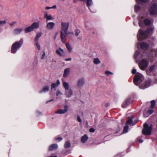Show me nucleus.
<instances>
[{
	"label": "nucleus",
	"mask_w": 157,
	"mask_h": 157,
	"mask_svg": "<svg viewBox=\"0 0 157 157\" xmlns=\"http://www.w3.org/2000/svg\"><path fill=\"white\" fill-rule=\"evenodd\" d=\"M144 78L141 74L135 75L133 82L134 84L137 86L139 85V88L141 89H144L150 86L152 84V82L150 79H148L142 82Z\"/></svg>",
	"instance_id": "nucleus-1"
},
{
	"label": "nucleus",
	"mask_w": 157,
	"mask_h": 157,
	"mask_svg": "<svg viewBox=\"0 0 157 157\" xmlns=\"http://www.w3.org/2000/svg\"><path fill=\"white\" fill-rule=\"evenodd\" d=\"M154 30V27H149L146 30L144 31H143L142 30L140 29L137 35L138 40L141 41L151 36Z\"/></svg>",
	"instance_id": "nucleus-2"
},
{
	"label": "nucleus",
	"mask_w": 157,
	"mask_h": 157,
	"mask_svg": "<svg viewBox=\"0 0 157 157\" xmlns=\"http://www.w3.org/2000/svg\"><path fill=\"white\" fill-rule=\"evenodd\" d=\"M23 43V39L22 38H21L19 41L15 42L12 45L11 53H15L21 47Z\"/></svg>",
	"instance_id": "nucleus-3"
},
{
	"label": "nucleus",
	"mask_w": 157,
	"mask_h": 157,
	"mask_svg": "<svg viewBox=\"0 0 157 157\" xmlns=\"http://www.w3.org/2000/svg\"><path fill=\"white\" fill-rule=\"evenodd\" d=\"M144 128L142 130L143 134L145 135H150L151 134L152 129V125L151 124L150 126L147 124L145 123L144 125Z\"/></svg>",
	"instance_id": "nucleus-4"
},
{
	"label": "nucleus",
	"mask_w": 157,
	"mask_h": 157,
	"mask_svg": "<svg viewBox=\"0 0 157 157\" xmlns=\"http://www.w3.org/2000/svg\"><path fill=\"white\" fill-rule=\"evenodd\" d=\"M149 61L147 58L142 59L139 63L140 68L142 70H145L148 65Z\"/></svg>",
	"instance_id": "nucleus-5"
},
{
	"label": "nucleus",
	"mask_w": 157,
	"mask_h": 157,
	"mask_svg": "<svg viewBox=\"0 0 157 157\" xmlns=\"http://www.w3.org/2000/svg\"><path fill=\"white\" fill-rule=\"evenodd\" d=\"M147 55L148 59L152 60L153 58L156 57L157 56V48L153 49Z\"/></svg>",
	"instance_id": "nucleus-6"
},
{
	"label": "nucleus",
	"mask_w": 157,
	"mask_h": 157,
	"mask_svg": "<svg viewBox=\"0 0 157 157\" xmlns=\"http://www.w3.org/2000/svg\"><path fill=\"white\" fill-rule=\"evenodd\" d=\"M156 2L152 4L150 8V14L151 15H155L157 13V0Z\"/></svg>",
	"instance_id": "nucleus-7"
},
{
	"label": "nucleus",
	"mask_w": 157,
	"mask_h": 157,
	"mask_svg": "<svg viewBox=\"0 0 157 157\" xmlns=\"http://www.w3.org/2000/svg\"><path fill=\"white\" fill-rule=\"evenodd\" d=\"M134 58L137 62H138L141 59H145L146 58L144 57L143 54L140 53L139 51H136L134 55Z\"/></svg>",
	"instance_id": "nucleus-8"
},
{
	"label": "nucleus",
	"mask_w": 157,
	"mask_h": 157,
	"mask_svg": "<svg viewBox=\"0 0 157 157\" xmlns=\"http://www.w3.org/2000/svg\"><path fill=\"white\" fill-rule=\"evenodd\" d=\"M137 4L135 5L134 9L136 12H138L141 9V7L140 6V2L143 3H146L147 2V0H136Z\"/></svg>",
	"instance_id": "nucleus-9"
},
{
	"label": "nucleus",
	"mask_w": 157,
	"mask_h": 157,
	"mask_svg": "<svg viewBox=\"0 0 157 157\" xmlns=\"http://www.w3.org/2000/svg\"><path fill=\"white\" fill-rule=\"evenodd\" d=\"M69 23L62 22L61 23L62 29L61 31H63V33L64 32L66 35H68V33L67 31L69 27Z\"/></svg>",
	"instance_id": "nucleus-10"
},
{
	"label": "nucleus",
	"mask_w": 157,
	"mask_h": 157,
	"mask_svg": "<svg viewBox=\"0 0 157 157\" xmlns=\"http://www.w3.org/2000/svg\"><path fill=\"white\" fill-rule=\"evenodd\" d=\"M134 117L133 116H131L130 117L128 120L126 121V124H132V125H135L138 122V120H136L134 122H133V119H134Z\"/></svg>",
	"instance_id": "nucleus-11"
},
{
	"label": "nucleus",
	"mask_w": 157,
	"mask_h": 157,
	"mask_svg": "<svg viewBox=\"0 0 157 157\" xmlns=\"http://www.w3.org/2000/svg\"><path fill=\"white\" fill-rule=\"evenodd\" d=\"M64 109H60L58 110L56 112V113L58 114H63L66 113L69 109V107L67 105H66L64 107Z\"/></svg>",
	"instance_id": "nucleus-12"
},
{
	"label": "nucleus",
	"mask_w": 157,
	"mask_h": 157,
	"mask_svg": "<svg viewBox=\"0 0 157 157\" xmlns=\"http://www.w3.org/2000/svg\"><path fill=\"white\" fill-rule=\"evenodd\" d=\"M56 54L60 56H63L65 54L64 50L61 48H59L56 51Z\"/></svg>",
	"instance_id": "nucleus-13"
},
{
	"label": "nucleus",
	"mask_w": 157,
	"mask_h": 157,
	"mask_svg": "<svg viewBox=\"0 0 157 157\" xmlns=\"http://www.w3.org/2000/svg\"><path fill=\"white\" fill-rule=\"evenodd\" d=\"M85 83V80L83 78L79 79L77 83V86L78 87H81L83 86Z\"/></svg>",
	"instance_id": "nucleus-14"
},
{
	"label": "nucleus",
	"mask_w": 157,
	"mask_h": 157,
	"mask_svg": "<svg viewBox=\"0 0 157 157\" xmlns=\"http://www.w3.org/2000/svg\"><path fill=\"white\" fill-rule=\"evenodd\" d=\"M140 45L141 48L143 50H146L149 47V45L147 44L144 42L141 43Z\"/></svg>",
	"instance_id": "nucleus-15"
},
{
	"label": "nucleus",
	"mask_w": 157,
	"mask_h": 157,
	"mask_svg": "<svg viewBox=\"0 0 157 157\" xmlns=\"http://www.w3.org/2000/svg\"><path fill=\"white\" fill-rule=\"evenodd\" d=\"M55 24L53 22L48 23L46 25V28L48 29L52 30L54 28Z\"/></svg>",
	"instance_id": "nucleus-16"
},
{
	"label": "nucleus",
	"mask_w": 157,
	"mask_h": 157,
	"mask_svg": "<svg viewBox=\"0 0 157 157\" xmlns=\"http://www.w3.org/2000/svg\"><path fill=\"white\" fill-rule=\"evenodd\" d=\"M23 30L22 28H17L14 29L13 33L15 35H17L20 34Z\"/></svg>",
	"instance_id": "nucleus-17"
},
{
	"label": "nucleus",
	"mask_w": 157,
	"mask_h": 157,
	"mask_svg": "<svg viewBox=\"0 0 157 157\" xmlns=\"http://www.w3.org/2000/svg\"><path fill=\"white\" fill-rule=\"evenodd\" d=\"M73 94V92L72 90L70 89L68 90H66L65 92V95L66 97L69 98L71 97Z\"/></svg>",
	"instance_id": "nucleus-18"
},
{
	"label": "nucleus",
	"mask_w": 157,
	"mask_h": 157,
	"mask_svg": "<svg viewBox=\"0 0 157 157\" xmlns=\"http://www.w3.org/2000/svg\"><path fill=\"white\" fill-rule=\"evenodd\" d=\"M49 87L48 86H45L43 87L42 89L39 91V93H45L49 90Z\"/></svg>",
	"instance_id": "nucleus-19"
},
{
	"label": "nucleus",
	"mask_w": 157,
	"mask_h": 157,
	"mask_svg": "<svg viewBox=\"0 0 157 157\" xmlns=\"http://www.w3.org/2000/svg\"><path fill=\"white\" fill-rule=\"evenodd\" d=\"M44 17L47 20L46 22H47L48 21L52 20L54 19L52 15L50 14H48L47 13H46L44 14Z\"/></svg>",
	"instance_id": "nucleus-20"
},
{
	"label": "nucleus",
	"mask_w": 157,
	"mask_h": 157,
	"mask_svg": "<svg viewBox=\"0 0 157 157\" xmlns=\"http://www.w3.org/2000/svg\"><path fill=\"white\" fill-rule=\"evenodd\" d=\"M70 71V69L69 68H67L65 69L63 75V77L64 78L67 77L69 75Z\"/></svg>",
	"instance_id": "nucleus-21"
},
{
	"label": "nucleus",
	"mask_w": 157,
	"mask_h": 157,
	"mask_svg": "<svg viewBox=\"0 0 157 157\" xmlns=\"http://www.w3.org/2000/svg\"><path fill=\"white\" fill-rule=\"evenodd\" d=\"M58 147V145L57 144H54L50 146L48 150L50 151H52L56 149Z\"/></svg>",
	"instance_id": "nucleus-22"
},
{
	"label": "nucleus",
	"mask_w": 157,
	"mask_h": 157,
	"mask_svg": "<svg viewBox=\"0 0 157 157\" xmlns=\"http://www.w3.org/2000/svg\"><path fill=\"white\" fill-rule=\"evenodd\" d=\"M130 99V98L127 99L125 102H124L122 105V106L123 108L126 107L129 104Z\"/></svg>",
	"instance_id": "nucleus-23"
},
{
	"label": "nucleus",
	"mask_w": 157,
	"mask_h": 157,
	"mask_svg": "<svg viewBox=\"0 0 157 157\" xmlns=\"http://www.w3.org/2000/svg\"><path fill=\"white\" fill-rule=\"evenodd\" d=\"M144 23L146 25H150L153 23V21H151L148 19H145L144 21Z\"/></svg>",
	"instance_id": "nucleus-24"
},
{
	"label": "nucleus",
	"mask_w": 157,
	"mask_h": 157,
	"mask_svg": "<svg viewBox=\"0 0 157 157\" xmlns=\"http://www.w3.org/2000/svg\"><path fill=\"white\" fill-rule=\"evenodd\" d=\"M31 25L33 29H36L39 28V23L38 22H34Z\"/></svg>",
	"instance_id": "nucleus-25"
},
{
	"label": "nucleus",
	"mask_w": 157,
	"mask_h": 157,
	"mask_svg": "<svg viewBox=\"0 0 157 157\" xmlns=\"http://www.w3.org/2000/svg\"><path fill=\"white\" fill-rule=\"evenodd\" d=\"M63 86L66 90H68L69 89V83L63 81Z\"/></svg>",
	"instance_id": "nucleus-26"
},
{
	"label": "nucleus",
	"mask_w": 157,
	"mask_h": 157,
	"mask_svg": "<svg viewBox=\"0 0 157 157\" xmlns=\"http://www.w3.org/2000/svg\"><path fill=\"white\" fill-rule=\"evenodd\" d=\"M33 30L31 25L26 28L25 30V32L26 33L31 32Z\"/></svg>",
	"instance_id": "nucleus-27"
},
{
	"label": "nucleus",
	"mask_w": 157,
	"mask_h": 157,
	"mask_svg": "<svg viewBox=\"0 0 157 157\" xmlns=\"http://www.w3.org/2000/svg\"><path fill=\"white\" fill-rule=\"evenodd\" d=\"M88 139V136L86 135L85 134L82 136L81 138V141L82 143H85Z\"/></svg>",
	"instance_id": "nucleus-28"
},
{
	"label": "nucleus",
	"mask_w": 157,
	"mask_h": 157,
	"mask_svg": "<svg viewBox=\"0 0 157 157\" xmlns=\"http://www.w3.org/2000/svg\"><path fill=\"white\" fill-rule=\"evenodd\" d=\"M93 4V2L92 0H87V5L88 7H89V9L90 10V11L93 12V13H94V11H91L89 7V6H91L92 4Z\"/></svg>",
	"instance_id": "nucleus-29"
},
{
	"label": "nucleus",
	"mask_w": 157,
	"mask_h": 157,
	"mask_svg": "<svg viewBox=\"0 0 157 157\" xmlns=\"http://www.w3.org/2000/svg\"><path fill=\"white\" fill-rule=\"evenodd\" d=\"M66 46L69 52H71L72 50V48L71 45L68 43H67L66 44Z\"/></svg>",
	"instance_id": "nucleus-30"
},
{
	"label": "nucleus",
	"mask_w": 157,
	"mask_h": 157,
	"mask_svg": "<svg viewBox=\"0 0 157 157\" xmlns=\"http://www.w3.org/2000/svg\"><path fill=\"white\" fill-rule=\"evenodd\" d=\"M61 37L62 42L64 43L66 41L65 36L63 33V31L61 32Z\"/></svg>",
	"instance_id": "nucleus-31"
},
{
	"label": "nucleus",
	"mask_w": 157,
	"mask_h": 157,
	"mask_svg": "<svg viewBox=\"0 0 157 157\" xmlns=\"http://www.w3.org/2000/svg\"><path fill=\"white\" fill-rule=\"evenodd\" d=\"M41 33L39 32L37 33L34 39V41H38L39 38L41 36Z\"/></svg>",
	"instance_id": "nucleus-32"
},
{
	"label": "nucleus",
	"mask_w": 157,
	"mask_h": 157,
	"mask_svg": "<svg viewBox=\"0 0 157 157\" xmlns=\"http://www.w3.org/2000/svg\"><path fill=\"white\" fill-rule=\"evenodd\" d=\"M58 86V84L56 83H52L51 84V89L52 90H55L56 88Z\"/></svg>",
	"instance_id": "nucleus-33"
},
{
	"label": "nucleus",
	"mask_w": 157,
	"mask_h": 157,
	"mask_svg": "<svg viewBox=\"0 0 157 157\" xmlns=\"http://www.w3.org/2000/svg\"><path fill=\"white\" fill-rule=\"evenodd\" d=\"M128 126L127 125H125L124 128L123 133H127L128 132Z\"/></svg>",
	"instance_id": "nucleus-34"
},
{
	"label": "nucleus",
	"mask_w": 157,
	"mask_h": 157,
	"mask_svg": "<svg viewBox=\"0 0 157 157\" xmlns=\"http://www.w3.org/2000/svg\"><path fill=\"white\" fill-rule=\"evenodd\" d=\"M71 146V144L69 141H67L65 142L64 144V147L67 148Z\"/></svg>",
	"instance_id": "nucleus-35"
},
{
	"label": "nucleus",
	"mask_w": 157,
	"mask_h": 157,
	"mask_svg": "<svg viewBox=\"0 0 157 157\" xmlns=\"http://www.w3.org/2000/svg\"><path fill=\"white\" fill-rule=\"evenodd\" d=\"M94 62L95 64H97L100 63V61L98 58H95L94 59Z\"/></svg>",
	"instance_id": "nucleus-36"
},
{
	"label": "nucleus",
	"mask_w": 157,
	"mask_h": 157,
	"mask_svg": "<svg viewBox=\"0 0 157 157\" xmlns=\"http://www.w3.org/2000/svg\"><path fill=\"white\" fill-rule=\"evenodd\" d=\"M34 42L37 49L38 50H40V44L39 43L38 41H34Z\"/></svg>",
	"instance_id": "nucleus-37"
},
{
	"label": "nucleus",
	"mask_w": 157,
	"mask_h": 157,
	"mask_svg": "<svg viewBox=\"0 0 157 157\" xmlns=\"http://www.w3.org/2000/svg\"><path fill=\"white\" fill-rule=\"evenodd\" d=\"M155 101L153 100L151 101V108H154L155 105Z\"/></svg>",
	"instance_id": "nucleus-38"
},
{
	"label": "nucleus",
	"mask_w": 157,
	"mask_h": 157,
	"mask_svg": "<svg viewBox=\"0 0 157 157\" xmlns=\"http://www.w3.org/2000/svg\"><path fill=\"white\" fill-rule=\"evenodd\" d=\"M105 74L107 76H109L110 75H113V73L112 72L108 71H105Z\"/></svg>",
	"instance_id": "nucleus-39"
},
{
	"label": "nucleus",
	"mask_w": 157,
	"mask_h": 157,
	"mask_svg": "<svg viewBox=\"0 0 157 157\" xmlns=\"http://www.w3.org/2000/svg\"><path fill=\"white\" fill-rule=\"evenodd\" d=\"M80 31L78 29H77L75 30V34L76 36H78L79 34L80 33Z\"/></svg>",
	"instance_id": "nucleus-40"
},
{
	"label": "nucleus",
	"mask_w": 157,
	"mask_h": 157,
	"mask_svg": "<svg viewBox=\"0 0 157 157\" xmlns=\"http://www.w3.org/2000/svg\"><path fill=\"white\" fill-rule=\"evenodd\" d=\"M139 25L140 26H142L143 25V21L142 20H140L139 22Z\"/></svg>",
	"instance_id": "nucleus-41"
},
{
	"label": "nucleus",
	"mask_w": 157,
	"mask_h": 157,
	"mask_svg": "<svg viewBox=\"0 0 157 157\" xmlns=\"http://www.w3.org/2000/svg\"><path fill=\"white\" fill-rule=\"evenodd\" d=\"M155 67V65H153L152 66H151L149 69V71H152L154 70Z\"/></svg>",
	"instance_id": "nucleus-42"
},
{
	"label": "nucleus",
	"mask_w": 157,
	"mask_h": 157,
	"mask_svg": "<svg viewBox=\"0 0 157 157\" xmlns=\"http://www.w3.org/2000/svg\"><path fill=\"white\" fill-rule=\"evenodd\" d=\"M6 21H0V25H3L6 24Z\"/></svg>",
	"instance_id": "nucleus-43"
},
{
	"label": "nucleus",
	"mask_w": 157,
	"mask_h": 157,
	"mask_svg": "<svg viewBox=\"0 0 157 157\" xmlns=\"http://www.w3.org/2000/svg\"><path fill=\"white\" fill-rule=\"evenodd\" d=\"M143 116L144 117H146L149 116V114H148L146 112H144L143 113Z\"/></svg>",
	"instance_id": "nucleus-44"
},
{
	"label": "nucleus",
	"mask_w": 157,
	"mask_h": 157,
	"mask_svg": "<svg viewBox=\"0 0 157 157\" xmlns=\"http://www.w3.org/2000/svg\"><path fill=\"white\" fill-rule=\"evenodd\" d=\"M77 120L78 122H82V120L81 119L80 117L78 115L77 116Z\"/></svg>",
	"instance_id": "nucleus-45"
},
{
	"label": "nucleus",
	"mask_w": 157,
	"mask_h": 157,
	"mask_svg": "<svg viewBox=\"0 0 157 157\" xmlns=\"http://www.w3.org/2000/svg\"><path fill=\"white\" fill-rule=\"evenodd\" d=\"M153 110L152 109H149L148 111V113H149V115H151L153 113Z\"/></svg>",
	"instance_id": "nucleus-46"
},
{
	"label": "nucleus",
	"mask_w": 157,
	"mask_h": 157,
	"mask_svg": "<svg viewBox=\"0 0 157 157\" xmlns=\"http://www.w3.org/2000/svg\"><path fill=\"white\" fill-rule=\"evenodd\" d=\"M136 72V69H133L132 70V73L133 74H135Z\"/></svg>",
	"instance_id": "nucleus-47"
},
{
	"label": "nucleus",
	"mask_w": 157,
	"mask_h": 157,
	"mask_svg": "<svg viewBox=\"0 0 157 157\" xmlns=\"http://www.w3.org/2000/svg\"><path fill=\"white\" fill-rule=\"evenodd\" d=\"M45 55H46L45 53V52L44 51L43 52V54L42 55V57H41V59H44V57H45Z\"/></svg>",
	"instance_id": "nucleus-48"
},
{
	"label": "nucleus",
	"mask_w": 157,
	"mask_h": 157,
	"mask_svg": "<svg viewBox=\"0 0 157 157\" xmlns=\"http://www.w3.org/2000/svg\"><path fill=\"white\" fill-rule=\"evenodd\" d=\"M62 94L60 92V91L59 90H58V91L56 93V95L57 96H58L59 94Z\"/></svg>",
	"instance_id": "nucleus-49"
},
{
	"label": "nucleus",
	"mask_w": 157,
	"mask_h": 157,
	"mask_svg": "<svg viewBox=\"0 0 157 157\" xmlns=\"http://www.w3.org/2000/svg\"><path fill=\"white\" fill-rule=\"evenodd\" d=\"M62 140V138L61 137H59L56 139V140H58L59 141H61Z\"/></svg>",
	"instance_id": "nucleus-50"
},
{
	"label": "nucleus",
	"mask_w": 157,
	"mask_h": 157,
	"mask_svg": "<svg viewBox=\"0 0 157 157\" xmlns=\"http://www.w3.org/2000/svg\"><path fill=\"white\" fill-rule=\"evenodd\" d=\"M94 131H95V129L93 128H90V132H94Z\"/></svg>",
	"instance_id": "nucleus-51"
},
{
	"label": "nucleus",
	"mask_w": 157,
	"mask_h": 157,
	"mask_svg": "<svg viewBox=\"0 0 157 157\" xmlns=\"http://www.w3.org/2000/svg\"><path fill=\"white\" fill-rule=\"evenodd\" d=\"M17 22H16V21H14V22H13L11 23H10V25H11V26H13V25H14Z\"/></svg>",
	"instance_id": "nucleus-52"
},
{
	"label": "nucleus",
	"mask_w": 157,
	"mask_h": 157,
	"mask_svg": "<svg viewBox=\"0 0 157 157\" xmlns=\"http://www.w3.org/2000/svg\"><path fill=\"white\" fill-rule=\"evenodd\" d=\"M140 137H138V140L140 143H142L143 142V140L141 139H140Z\"/></svg>",
	"instance_id": "nucleus-53"
},
{
	"label": "nucleus",
	"mask_w": 157,
	"mask_h": 157,
	"mask_svg": "<svg viewBox=\"0 0 157 157\" xmlns=\"http://www.w3.org/2000/svg\"><path fill=\"white\" fill-rule=\"evenodd\" d=\"M72 59L71 58H67L65 59V60L66 61H71V60Z\"/></svg>",
	"instance_id": "nucleus-54"
},
{
	"label": "nucleus",
	"mask_w": 157,
	"mask_h": 157,
	"mask_svg": "<svg viewBox=\"0 0 157 157\" xmlns=\"http://www.w3.org/2000/svg\"><path fill=\"white\" fill-rule=\"evenodd\" d=\"M56 5H54L51 7V9H56Z\"/></svg>",
	"instance_id": "nucleus-55"
},
{
	"label": "nucleus",
	"mask_w": 157,
	"mask_h": 157,
	"mask_svg": "<svg viewBox=\"0 0 157 157\" xmlns=\"http://www.w3.org/2000/svg\"><path fill=\"white\" fill-rule=\"evenodd\" d=\"M50 9H51V7H49V6H47L46 8H45V9L46 10H49Z\"/></svg>",
	"instance_id": "nucleus-56"
},
{
	"label": "nucleus",
	"mask_w": 157,
	"mask_h": 157,
	"mask_svg": "<svg viewBox=\"0 0 157 157\" xmlns=\"http://www.w3.org/2000/svg\"><path fill=\"white\" fill-rule=\"evenodd\" d=\"M56 83H57V84H58V86L59 84H60V82L59 80H57V82Z\"/></svg>",
	"instance_id": "nucleus-57"
},
{
	"label": "nucleus",
	"mask_w": 157,
	"mask_h": 157,
	"mask_svg": "<svg viewBox=\"0 0 157 157\" xmlns=\"http://www.w3.org/2000/svg\"><path fill=\"white\" fill-rule=\"evenodd\" d=\"M54 100V99H52V100H51L50 101H47L46 102V103L47 104L48 103V102H51V101H52Z\"/></svg>",
	"instance_id": "nucleus-58"
},
{
	"label": "nucleus",
	"mask_w": 157,
	"mask_h": 157,
	"mask_svg": "<svg viewBox=\"0 0 157 157\" xmlns=\"http://www.w3.org/2000/svg\"><path fill=\"white\" fill-rule=\"evenodd\" d=\"M85 25L86 28L87 29L88 28L87 24L85 23Z\"/></svg>",
	"instance_id": "nucleus-59"
},
{
	"label": "nucleus",
	"mask_w": 157,
	"mask_h": 157,
	"mask_svg": "<svg viewBox=\"0 0 157 157\" xmlns=\"http://www.w3.org/2000/svg\"><path fill=\"white\" fill-rule=\"evenodd\" d=\"M47 157H57L56 155H55L54 156H48Z\"/></svg>",
	"instance_id": "nucleus-60"
},
{
	"label": "nucleus",
	"mask_w": 157,
	"mask_h": 157,
	"mask_svg": "<svg viewBox=\"0 0 157 157\" xmlns=\"http://www.w3.org/2000/svg\"><path fill=\"white\" fill-rule=\"evenodd\" d=\"M78 39L80 40L82 39V38L81 37H80V38L79 37V38H78Z\"/></svg>",
	"instance_id": "nucleus-61"
},
{
	"label": "nucleus",
	"mask_w": 157,
	"mask_h": 157,
	"mask_svg": "<svg viewBox=\"0 0 157 157\" xmlns=\"http://www.w3.org/2000/svg\"><path fill=\"white\" fill-rule=\"evenodd\" d=\"M133 24L134 25H136V23H135L134 22H133Z\"/></svg>",
	"instance_id": "nucleus-62"
},
{
	"label": "nucleus",
	"mask_w": 157,
	"mask_h": 157,
	"mask_svg": "<svg viewBox=\"0 0 157 157\" xmlns=\"http://www.w3.org/2000/svg\"><path fill=\"white\" fill-rule=\"evenodd\" d=\"M70 33L71 34H74V33Z\"/></svg>",
	"instance_id": "nucleus-63"
},
{
	"label": "nucleus",
	"mask_w": 157,
	"mask_h": 157,
	"mask_svg": "<svg viewBox=\"0 0 157 157\" xmlns=\"http://www.w3.org/2000/svg\"><path fill=\"white\" fill-rule=\"evenodd\" d=\"M117 155L115 156L114 157H117Z\"/></svg>",
	"instance_id": "nucleus-64"
}]
</instances>
